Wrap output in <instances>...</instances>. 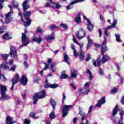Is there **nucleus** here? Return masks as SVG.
Returning <instances> with one entry per match:
<instances>
[{
    "instance_id": "35",
    "label": "nucleus",
    "mask_w": 124,
    "mask_h": 124,
    "mask_svg": "<svg viewBox=\"0 0 124 124\" xmlns=\"http://www.w3.org/2000/svg\"><path fill=\"white\" fill-rule=\"evenodd\" d=\"M30 117H31V118H32V119H34V120H37V119H39V116H36L35 113H34V112H31L30 113Z\"/></svg>"
},
{
    "instance_id": "56",
    "label": "nucleus",
    "mask_w": 124,
    "mask_h": 124,
    "mask_svg": "<svg viewBox=\"0 0 124 124\" xmlns=\"http://www.w3.org/2000/svg\"><path fill=\"white\" fill-rule=\"evenodd\" d=\"M78 45L80 46V51L81 50H83V49H82V48H83V46L84 45V44H83V43H78Z\"/></svg>"
},
{
    "instance_id": "12",
    "label": "nucleus",
    "mask_w": 124,
    "mask_h": 124,
    "mask_svg": "<svg viewBox=\"0 0 124 124\" xmlns=\"http://www.w3.org/2000/svg\"><path fill=\"white\" fill-rule=\"evenodd\" d=\"M96 62H97V65L99 67L98 74L101 76H103V75H104V73L103 72V70L102 69V68L100 67L101 65V61L100 60V58L99 57L97 59Z\"/></svg>"
},
{
    "instance_id": "24",
    "label": "nucleus",
    "mask_w": 124,
    "mask_h": 124,
    "mask_svg": "<svg viewBox=\"0 0 124 124\" xmlns=\"http://www.w3.org/2000/svg\"><path fill=\"white\" fill-rule=\"evenodd\" d=\"M87 40L88 41V44H87V49H90L91 47H92V45H93V40L90 38V36L87 37Z\"/></svg>"
},
{
    "instance_id": "7",
    "label": "nucleus",
    "mask_w": 124,
    "mask_h": 124,
    "mask_svg": "<svg viewBox=\"0 0 124 124\" xmlns=\"http://www.w3.org/2000/svg\"><path fill=\"white\" fill-rule=\"evenodd\" d=\"M119 114L120 116V120H119L118 118H115L113 120L114 123L115 124H124V123H123V121L124 120V110H121Z\"/></svg>"
},
{
    "instance_id": "46",
    "label": "nucleus",
    "mask_w": 124,
    "mask_h": 124,
    "mask_svg": "<svg viewBox=\"0 0 124 124\" xmlns=\"http://www.w3.org/2000/svg\"><path fill=\"white\" fill-rule=\"evenodd\" d=\"M54 66H55V64L52 63L50 65V70L51 71V72H52V73H54V72H55V70H54Z\"/></svg>"
},
{
    "instance_id": "23",
    "label": "nucleus",
    "mask_w": 124,
    "mask_h": 124,
    "mask_svg": "<svg viewBox=\"0 0 124 124\" xmlns=\"http://www.w3.org/2000/svg\"><path fill=\"white\" fill-rule=\"evenodd\" d=\"M2 38L4 40H9V39H12V37H11L8 33H5L3 35Z\"/></svg>"
},
{
    "instance_id": "36",
    "label": "nucleus",
    "mask_w": 124,
    "mask_h": 124,
    "mask_svg": "<svg viewBox=\"0 0 124 124\" xmlns=\"http://www.w3.org/2000/svg\"><path fill=\"white\" fill-rule=\"evenodd\" d=\"M0 79L1 81H3V82H5V81H7V79L6 78H5V77L3 75L1 74V72L0 69Z\"/></svg>"
},
{
    "instance_id": "40",
    "label": "nucleus",
    "mask_w": 124,
    "mask_h": 124,
    "mask_svg": "<svg viewBox=\"0 0 124 124\" xmlns=\"http://www.w3.org/2000/svg\"><path fill=\"white\" fill-rule=\"evenodd\" d=\"M48 0L49 1H50L51 3H54V4H55L56 8H57V9H59V8H61V5L59 3H57V2L53 3L52 0Z\"/></svg>"
},
{
    "instance_id": "63",
    "label": "nucleus",
    "mask_w": 124,
    "mask_h": 124,
    "mask_svg": "<svg viewBox=\"0 0 124 124\" xmlns=\"http://www.w3.org/2000/svg\"><path fill=\"white\" fill-rule=\"evenodd\" d=\"M121 103L123 105H124V96H123L121 98Z\"/></svg>"
},
{
    "instance_id": "20",
    "label": "nucleus",
    "mask_w": 124,
    "mask_h": 124,
    "mask_svg": "<svg viewBox=\"0 0 124 124\" xmlns=\"http://www.w3.org/2000/svg\"><path fill=\"white\" fill-rule=\"evenodd\" d=\"M112 29L111 26H108L107 27H105L104 30V32L106 36H110L111 34H110V32H108V30H111Z\"/></svg>"
},
{
    "instance_id": "9",
    "label": "nucleus",
    "mask_w": 124,
    "mask_h": 124,
    "mask_svg": "<svg viewBox=\"0 0 124 124\" xmlns=\"http://www.w3.org/2000/svg\"><path fill=\"white\" fill-rule=\"evenodd\" d=\"M20 79L19 74H16L15 75V78H13L11 80V82H12V86L11 88V91H13L14 90V86L15 84H17L18 82H19V79Z\"/></svg>"
},
{
    "instance_id": "45",
    "label": "nucleus",
    "mask_w": 124,
    "mask_h": 124,
    "mask_svg": "<svg viewBox=\"0 0 124 124\" xmlns=\"http://www.w3.org/2000/svg\"><path fill=\"white\" fill-rule=\"evenodd\" d=\"M17 10L19 11L18 16H20V18L21 19V22H24V19H23V15L22 14V13H21V11H20V9L17 8Z\"/></svg>"
},
{
    "instance_id": "5",
    "label": "nucleus",
    "mask_w": 124,
    "mask_h": 124,
    "mask_svg": "<svg viewBox=\"0 0 124 124\" xmlns=\"http://www.w3.org/2000/svg\"><path fill=\"white\" fill-rule=\"evenodd\" d=\"M26 33H28V31H27V30H25L24 33H22L21 39L22 45L20 46L21 49H22L23 47L28 46V44L30 43V40H29V38L27 37Z\"/></svg>"
},
{
    "instance_id": "48",
    "label": "nucleus",
    "mask_w": 124,
    "mask_h": 124,
    "mask_svg": "<svg viewBox=\"0 0 124 124\" xmlns=\"http://www.w3.org/2000/svg\"><path fill=\"white\" fill-rule=\"evenodd\" d=\"M92 59V55L90 54H87V57L86 59V62H89L90 60H91Z\"/></svg>"
},
{
    "instance_id": "51",
    "label": "nucleus",
    "mask_w": 124,
    "mask_h": 124,
    "mask_svg": "<svg viewBox=\"0 0 124 124\" xmlns=\"http://www.w3.org/2000/svg\"><path fill=\"white\" fill-rule=\"evenodd\" d=\"M56 29H58V26H57L55 25H52L50 27L51 31H54V30H56Z\"/></svg>"
},
{
    "instance_id": "34",
    "label": "nucleus",
    "mask_w": 124,
    "mask_h": 124,
    "mask_svg": "<svg viewBox=\"0 0 124 124\" xmlns=\"http://www.w3.org/2000/svg\"><path fill=\"white\" fill-rule=\"evenodd\" d=\"M116 40L117 42H123L121 40V34H115Z\"/></svg>"
},
{
    "instance_id": "41",
    "label": "nucleus",
    "mask_w": 124,
    "mask_h": 124,
    "mask_svg": "<svg viewBox=\"0 0 124 124\" xmlns=\"http://www.w3.org/2000/svg\"><path fill=\"white\" fill-rule=\"evenodd\" d=\"M117 23H118V19H115V18H114L113 21L111 25L112 28H115L116 27V25H117Z\"/></svg>"
},
{
    "instance_id": "64",
    "label": "nucleus",
    "mask_w": 124,
    "mask_h": 124,
    "mask_svg": "<svg viewBox=\"0 0 124 124\" xmlns=\"http://www.w3.org/2000/svg\"><path fill=\"white\" fill-rule=\"evenodd\" d=\"M73 41H74V42L75 43H76V44H78V42L77 41V40H76V38H75V37H74V36H73Z\"/></svg>"
},
{
    "instance_id": "28",
    "label": "nucleus",
    "mask_w": 124,
    "mask_h": 124,
    "mask_svg": "<svg viewBox=\"0 0 124 124\" xmlns=\"http://www.w3.org/2000/svg\"><path fill=\"white\" fill-rule=\"evenodd\" d=\"M0 93H6V91H7V88L6 86L2 85H0Z\"/></svg>"
},
{
    "instance_id": "25",
    "label": "nucleus",
    "mask_w": 124,
    "mask_h": 124,
    "mask_svg": "<svg viewBox=\"0 0 124 124\" xmlns=\"http://www.w3.org/2000/svg\"><path fill=\"white\" fill-rule=\"evenodd\" d=\"M90 85H91L90 82H87L84 85V88L80 89V91L81 92V93H84L85 92H86V91L87 90V89H86V88H88V87H89L90 86Z\"/></svg>"
},
{
    "instance_id": "2",
    "label": "nucleus",
    "mask_w": 124,
    "mask_h": 124,
    "mask_svg": "<svg viewBox=\"0 0 124 124\" xmlns=\"http://www.w3.org/2000/svg\"><path fill=\"white\" fill-rule=\"evenodd\" d=\"M11 56V57H13L14 59L17 60V50H16V48L13 46H10V52L9 55L7 54H1V57L4 60V61H6L7 59H8V57Z\"/></svg>"
},
{
    "instance_id": "49",
    "label": "nucleus",
    "mask_w": 124,
    "mask_h": 124,
    "mask_svg": "<svg viewBox=\"0 0 124 124\" xmlns=\"http://www.w3.org/2000/svg\"><path fill=\"white\" fill-rule=\"evenodd\" d=\"M36 32L41 33L44 32V31L42 30L40 27H38L36 30Z\"/></svg>"
},
{
    "instance_id": "14",
    "label": "nucleus",
    "mask_w": 124,
    "mask_h": 124,
    "mask_svg": "<svg viewBox=\"0 0 124 124\" xmlns=\"http://www.w3.org/2000/svg\"><path fill=\"white\" fill-rule=\"evenodd\" d=\"M27 83H28V78L23 75L20 78V84L22 86H26Z\"/></svg>"
},
{
    "instance_id": "30",
    "label": "nucleus",
    "mask_w": 124,
    "mask_h": 124,
    "mask_svg": "<svg viewBox=\"0 0 124 124\" xmlns=\"http://www.w3.org/2000/svg\"><path fill=\"white\" fill-rule=\"evenodd\" d=\"M6 64H8V63L6 62V61H5V64H3V63L1 64L0 65V67H1L2 68H3V69L4 70L9 69V67L6 65Z\"/></svg>"
},
{
    "instance_id": "33",
    "label": "nucleus",
    "mask_w": 124,
    "mask_h": 124,
    "mask_svg": "<svg viewBox=\"0 0 124 124\" xmlns=\"http://www.w3.org/2000/svg\"><path fill=\"white\" fill-rule=\"evenodd\" d=\"M50 104L53 108V109H55V106L57 105V103L55 101V100L51 99L50 100Z\"/></svg>"
},
{
    "instance_id": "59",
    "label": "nucleus",
    "mask_w": 124,
    "mask_h": 124,
    "mask_svg": "<svg viewBox=\"0 0 124 124\" xmlns=\"http://www.w3.org/2000/svg\"><path fill=\"white\" fill-rule=\"evenodd\" d=\"M98 32H99V37H101L102 35V31H101V29L100 28L98 29Z\"/></svg>"
},
{
    "instance_id": "37",
    "label": "nucleus",
    "mask_w": 124,
    "mask_h": 124,
    "mask_svg": "<svg viewBox=\"0 0 124 124\" xmlns=\"http://www.w3.org/2000/svg\"><path fill=\"white\" fill-rule=\"evenodd\" d=\"M49 118L51 120H54V119L56 118V115H55V111H52V112L49 114Z\"/></svg>"
},
{
    "instance_id": "47",
    "label": "nucleus",
    "mask_w": 124,
    "mask_h": 124,
    "mask_svg": "<svg viewBox=\"0 0 124 124\" xmlns=\"http://www.w3.org/2000/svg\"><path fill=\"white\" fill-rule=\"evenodd\" d=\"M16 69V65L14 64L13 65L12 67L9 70L10 71H13V72H15Z\"/></svg>"
},
{
    "instance_id": "21",
    "label": "nucleus",
    "mask_w": 124,
    "mask_h": 124,
    "mask_svg": "<svg viewBox=\"0 0 124 124\" xmlns=\"http://www.w3.org/2000/svg\"><path fill=\"white\" fill-rule=\"evenodd\" d=\"M87 30L91 32L93 31V25L92 24L91 21H88V23L87 24Z\"/></svg>"
},
{
    "instance_id": "10",
    "label": "nucleus",
    "mask_w": 124,
    "mask_h": 124,
    "mask_svg": "<svg viewBox=\"0 0 124 124\" xmlns=\"http://www.w3.org/2000/svg\"><path fill=\"white\" fill-rule=\"evenodd\" d=\"M86 35V32L83 28H81L77 32V36L78 39H82Z\"/></svg>"
},
{
    "instance_id": "32",
    "label": "nucleus",
    "mask_w": 124,
    "mask_h": 124,
    "mask_svg": "<svg viewBox=\"0 0 124 124\" xmlns=\"http://www.w3.org/2000/svg\"><path fill=\"white\" fill-rule=\"evenodd\" d=\"M87 74H89V79L90 80H93V74H92V72L90 70V69H88L87 71L86 72Z\"/></svg>"
},
{
    "instance_id": "15",
    "label": "nucleus",
    "mask_w": 124,
    "mask_h": 124,
    "mask_svg": "<svg viewBox=\"0 0 124 124\" xmlns=\"http://www.w3.org/2000/svg\"><path fill=\"white\" fill-rule=\"evenodd\" d=\"M32 41H34V42H36V43L40 44V43L42 42V38H41L40 36L37 37H36V35L34 34L33 37Z\"/></svg>"
},
{
    "instance_id": "57",
    "label": "nucleus",
    "mask_w": 124,
    "mask_h": 124,
    "mask_svg": "<svg viewBox=\"0 0 124 124\" xmlns=\"http://www.w3.org/2000/svg\"><path fill=\"white\" fill-rule=\"evenodd\" d=\"M24 124H30L31 121L30 120L28 119H25L24 120Z\"/></svg>"
},
{
    "instance_id": "62",
    "label": "nucleus",
    "mask_w": 124,
    "mask_h": 124,
    "mask_svg": "<svg viewBox=\"0 0 124 124\" xmlns=\"http://www.w3.org/2000/svg\"><path fill=\"white\" fill-rule=\"evenodd\" d=\"M51 51L53 52L54 55H57L59 53V50L57 49L55 51L53 49H51Z\"/></svg>"
},
{
    "instance_id": "42",
    "label": "nucleus",
    "mask_w": 124,
    "mask_h": 124,
    "mask_svg": "<svg viewBox=\"0 0 124 124\" xmlns=\"http://www.w3.org/2000/svg\"><path fill=\"white\" fill-rule=\"evenodd\" d=\"M60 26L64 29V30H66L67 31H68V26H67V25L63 23H61L60 24Z\"/></svg>"
},
{
    "instance_id": "60",
    "label": "nucleus",
    "mask_w": 124,
    "mask_h": 124,
    "mask_svg": "<svg viewBox=\"0 0 124 124\" xmlns=\"http://www.w3.org/2000/svg\"><path fill=\"white\" fill-rule=\"evenodd\" d=\"M116 66L117 67V69L118 71H120L121 70V66H120V64L119 63H117L116 64Z\"/></svg>"
},
{
    "instance_id": "16",
    "label": "nucleus",
    "mask_w": 124,
    "mask_h": 124,
    "mask_svg": "<svg viewBox=\"0 0 124 124\" xmlns=\"http://www.w3.org/2000/svg\"><path fill=\"white\" fill-rule=\"evenodd\" d=\"M0 94L1 97H0V100H7V99H10V97L6 94V92L0 93Z\"/></svg>"
},
{
    "instance_id": "29",
    "label": "nucleus",
    "mask_w": 124,
    "mask_h": 124,
    "mask_svg": "<svg viewBox=\"0 0 124 124\" xmlns=\"http://www.w3.org/2000/svg\"><path fill=\"white\" fill-rule=\"evenodd\" d=\"M84 58H85V52L81 50L79 52V60L80 61H84Z\"/></svg>"
},
{
    "instance_id": "27",
    "label": "nucleus",
    "mask_w": 124,
    "mask_h": 124,
    "mask_svg": "<svg viewBox=\"0 0 124 124\" xmlns=\"http://www.w3.org/2000/svg\"><path fill=\"white\" fill-rule=\"evenodd\" d=\"M46 41H49V40H54L55 39V36L53 35H46L45 37Z\"/></svg>"
},
{
    "instance_id": "52",
    "label": "nucleus",
    "mask_w": 124,
    "mask_h": 124,
    "mask_svg": "<svg viewBox=\"0 0 124 124\" xmlns=\"http://www.w3.org/2000/svg\"><path fill=\"white\" fill-rule=\"evenodd\" d=\"M111 93H118V89L114 88L111 90L110 92Z\"/></svg>"
},
{
    "instance_id": "50",
    "label": "nucleus",
    "mask_w": 124,
    "mask_h": 124,
    "mask_svg": "<svg viewBox=\"0 0 124 124\" xmlns=\"http://www.w3.org/2000/svg\"><path fill=\"white\" fill-rule=\"evenodd\" d=\"M5 1V0H0V9H2L3 8V5L2 3Z\"/></svg>"
},
{
    "instance_id": "54",
    "label": "nucleus",
    "mask_w": 124,
    "mask_h": 124,
    "mask_svg": "<svg viewBox=\"0 0 124 124\" xmlns=\"http://www.w3.org/2000/svg\"><path fill=\"white\" fill-rule=\"evenodd\" d=\"M79 54L78 52H77V51H76V49L75 50H74V56L75 57V58H77V56H78Z\"/></svg>"
},
{
    "instance_id": "44",
    "label": "nucleus",
    "mask_w": 124,
    "mask_h": 124,
    "mask_svg": "<svg viewBox=\"0 0 124 124\" xmlns=\"http://www.w3.org/2000/svg\"><path fill=\"white\" fill-rule=\"evenodd\" d=\"M45 89H48V88H50V84H49V82H48V79L46 78V82H45Z\"/></svg>"
},
{
    "instance_id": "13",
    "label": "nucleus",
    "mask_w": 124,
    "mask_h": 124,
    "mask_svg": "<svg viewBox=\"0 0 124 124\" xmlns=\"http://www.w3.org/2000/svg\"><path fill=\"white\" fill-rule=\"evenodd\" d=\"M105 102H106L105 97H103L98 101V103L94 106L93 108H95V107L100 108L101 107V105H102V104H104Z\"/></svg>"
},
{
    "instance_id": "31",
    "label": "nucleus",
    "mask_w": 124,
    "mask_h": 124,
    "mask_svg": "<svg viewBox=\"0 0 124 124\" xmlns=\"http://www.w3.org/2000/svg\"><path fill=\"white\" fill-rule=\"evenodd\" d=\"M69 60V57H68V55H67L66 53H64V62L69 65L70 64V63L68 62Z\"/></svg>"
},
{
    "instance_id": "19",
    "label": "nucleus",
    "mask_w": 124,
    "mask_h": 124,
    "mask_svg": "<svg viewBox=\"0 0 124 124\" xmlns=\"http://www.w3.org/2000/svg\"><path fill=\"white\" fill-rule=\"evenodd\" d=\"M81 12H79L78 16L75 18V22L78 23V24H80V23H82V21L81 20Z\"/></svg>"
},
{
    "instance_id": "38",
    "label": "nucleus",
    "mask_w": 124,
    "mask_h": 124,
    "mask_svg": "<svg viewBox=\"0 0 124 124\" xmlns=\"http://www.w3.org/2000/svg\"><path fill=\"white\" fill-rule=\"evenodd\" d=\"M68 78V75L65 74V72H63L61 76V79H66Z\"/></svg>"
},
{
    "instance_id": "22",
    "label": "nucleus",
    "mask_w": 124,
    "mask_h": 124,
    "mask_svg": "<svg viewBox=\"0 0 124 124\" xmlns=\"http://www.w3.org/2000/svg\"><path fill=\"white\" fill-rule=\"evenodd\" d=\"M15 122L13 121V119L10 116H7L6 118V124H13Z\"/></svg>"
},
{
    "instance_id": "17",
    "label": "nucleus",
    "mask_w": 124,
    "mask_h": 124,
    "mask_svg": "<svg viewBox=\"0 0 124 124\" xmlns=\"http://www.w3.org/2000/svg\"><path fill=\"white\" fill-rule=\"evenodd\" d=\"M78 75V72L75 69L71 70V78H75Z\"/></svg>"
},
{
    "instance_id": "3",
    "label": "nucleus",
    "mask_w": 124,
    "mask_h": 124,
    "mask_svg": "<svg viewBox=\"0 0 124 124\" xmlns=\"http://www.w3.org/2000/svg\"><path fill=\"white\" fill-rule=\"evenodd\" d=\"M46 96V92L45 90H42L41 93H36L33 96V104H36L38 99L40 98H44Z\"/></svg>"
},
{
    "instance_id": "6",
    "label": "nucleus",
    "mask_w": 124,
    "mask_h": 124,
    "mask_svg": "<svg viewBox=\"0 0 124 124\" xmlns=\"http://www.w3.org/2000/svg\"><path fill=\"white\" fill-rule=\"evenodd\" d=\"M8 7L10 9V12L5 15V22L7 24H9V23L11 22V20H12V17L11 16L13 15V12L11 11L12 10L13 8L12 6L11 5H9Z\"/></svg>"
},
{
    "instance_id": "61",
    "label": "nucleus",
    "mask_w": 124,
    "mask_h": 124,
    "mask_svg": "<svg viewBox=\"0 0 124 124\" xmlns=\"http://www.w3.org/2000/svg\"><path fill=\"white\" fill-rule=\"evenodd\" d=\"M93 106H91L89 107V110H88V114H90L91 112H92V110H93Z\"/></svg>"
},
{
    "instance_id": "39",
    "label": "nucleus",
    "mask_w": 124,
    "mask_h": 124,
    "mask_svg": "<svg viewBox=\"0 0 124 124\" xmlns=\"http://www.w3.org/2000/svg\"><path fill=\"white\" fill-rule=\"evenodd\" d=\"M12 4L14 6V7H15V8H16L18 9V7H19V3H18V2H16L15 0H13L12 1Z\"/></svg>"
},
{
    "instance_id": "18",
    "label": "nucleus",
    "mask_w": 124,
    "mask_h": 124,
    "mask_svg": "<svg viewBox=\"0 0 124 124\" xmlns=\"http://www.w3.org/2000/svg\"><path fill=\"white\" fill-rule=\"evenodd\" d=\"M28 2L29 1H28V0H25L22 3V7L24 11H26V10H28V9L30 8V5H27Z\"/></svg>"
},
{
    "instance_id": "1",
    "label": "nucleus",
    "mask_w": 124,
    "mask_h": 124,
    "mask_svg": "<svg viewBox=\"0 0 124 124\" xmlns=\"http://www.w3.org/2000/svg\"><path fill=\"white\" fill-rule=\"evenodd\" d=\"M104 40L102 43L101 49V55L103 56L102 60H100L102 63H105V62L110 61V56L108 55H104V53L106 52V51H108V47L106 46L107 43V38L106 37H104Z\"/></svg>"
},
{
    "instance_id": "11",
    "label": "nucleus",
    "mask_w": 124,
    "mask_h": 124,
    "mask_svg": "<svg viewBox=\"0 0 124 124\" xmlns=\"http://www.w3.org/2000/svg\"><path fill=\"white\" fill-rule=\"evenodd\" d=\"M83 1H85V0H75L72 1L69 3V5L66 7L67 10H69V9H72L73 8V4H76V3H78V2H83Z\"/></svg>"
},
{
    "instance_id": "43",
    "label": "nucleus",
    "mask_w": 124,
    "mask_h": 124,
    "mask_svg": "<svg viewBox=\"0 0 124 124\" xmlns=\"http://www.w3.org/2000/svg\"><path fill=\"white\" fill-rule=\"evenodd\" d=\"M59 87V84H50V88L51 89H56V88H58Z\"/></svg>"
},
{
    "instance_id": "4",
    "label": "nucleus",
    "mask_w": 124,
    "mask_h": 124,
    "mask_svg": "<svg viewBox=\"0 0 124 124\" xmlns=\"http://www.w3.org/2000/svg\"><path fill=\"white\" fill-rule=\"evenodd\" d=\"M23 15L27 21L24 24L25 27H29V26H31V19L30 18V17H31V11H24Z\"/></svg>"
},
{
    "instance_id": "55",
    "label": "nucleus",
    "mask_w": 124,
    "mask_h": 124,
    "mask_svg": "<svg viewBox=\"0 0 124 124\" xmlns=\"http://www.w3.org/2000/svg\"><path fill=\"white\" fill-rule=\"evenodd\" d=\"M22 95L23 98H26V96L27 95V91L26 90H25L22 93Z\"/></svg>"
},
{
    "instance_id": "53",
    "label": "nucleus",
    "mask_w": 124,
    "mask_h": 124,
    "mask_svg": "<svg viewBox=\"0 0 124 124\" xmlns=\"http://www.w3.org/2000/svg\"><path fill=\"white\" fill-rule=\"evenodd\" d=\"M45 67L44 68V70H47V69H48V68H49V64L47 63H44Z\"/></svg>"
},
{
    "instance_id": "58",
    "label": "nucleus",
    "mask_w": 124,
    "mask_h": 124,
    "mask_svg": "<svg viewBox=\"0 0 124 124\" xmlns=\"http://www.w3.org/2000/svg\"><path fill=\"white\" fill-rule=\"evenodd\" d=\"M66 99V96H65V94L64 93H62V102H64V100Z\"/></svg>"
},
{
    "instance_id": "26",
    "label": "nucleus",
    "mask_w": 124,
    "mask_h": 124,
    "mask_svg": "<svg viewBox=\"0 0 124 124\" xmlns=\"http://www.w3.org/2000/svg\"><path fill=\"white\" fill-rule=\"evenodd\" d=\"M118 108H119V106H118V105H117L115 107V108L113 109L112 113V117L116 116V115H117V114H118Z\"/></svg>"
},
{
    "instance_id": "8",
    "label": "nucleus",
    "mask_w": 124,
    "mask_h": 124,
    "mask_svg": "<svg viewBox=\"0 0 124 124\" xmlns=\"http://www.w3.org/2000/svg\"><path fill=\"white\" fill-rule=\"evenodd\" d=\"M72 107V106L71 105H65L63 107V109L62 110V118H65V117L67 116V114H68V108H71Z\"/></svg>"
}]
</instances>
